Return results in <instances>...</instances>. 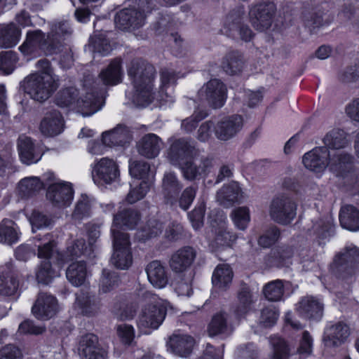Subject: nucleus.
Segmentation results:
<instances>
[{
  "label": "nucleus",
  "mask_w": 359,
  "mask_h": 359,
  "mask_svg": "<svg viewBox=\"0 0 359 359\" xmlns=\"http://www.w3.org/2000/svg\"><path fill=\"white\" fill-rule=\"evenodd\" d=\"M17 224L11 219H4L0 222V243L13 244L19 240Z\"/></svg>",
  "instance_id": "nucleus-46"
},
{
  "label": "nucleus",
  "mask_w": 359,
  "mask_h": 359,
  "mask_svg": "<svg viewBox=\"0 0 359 359\" xmlns=\"http://www.w3.org/2000/svg\"><path fill=\"white\" fill-rule=\"evenodd\" d=\"M233 277L231 267L229 264H219L214 270L212 282L213 285L222 290H226L231 285Z\"/></svg>",
  "instance_id": "nucleus-41"
},
{
  "label": "nucleus",
  "mask_w": 359,
  "mask_h": 359,
  "mask_svg": "<svg viewBox=\"0 0 359 359\" xmlns=\"http://www.w3.org/2000/svg\"><path fill=\"white\" fill-rule=\"evenodd\" d=\"M74 305L81 310V313L86 316L95 314L100 308V301L95 296L83 292L77 294Z\"/></svg>",
  "instance_id": "nucleus-42"
},
{
  "label": "nucleus",
  "mask_w": 359,
  "mask_h": 359,
  "mask_svg": "<svg viewBox=\"0 0 359 359\" xmlns=\"http://www.w3.org/2000/svg\"><path fill=\"white\" fill-rule=\"evenodd\" d=\"M103 99L98 95L88 93L85 97H79L76 110L83 116H91L102 107Z\"/></svg>",
  "instance_id": "nucleus-35"
},
{
  "label": "nucleus",
  "mask_w": 359,
  "mask_h": 359,
  "mask_svg": "<svg viewBox=\"0 0 359 359\" xmlns=\"http://www.w3.org/2000/svg\"><path fill=\"white\" fill-rule=\"evenodd\" d=\"M195 343V339L191 335L174 333L170 337L168 346L175 355L187 358L191 353Z\"/></svg>",
  "instance_id": "nucleus-24"
},
{
  "label": "nucleus",
  "mask_w": 359,
  "mask_h": 359,
  "mask_svg": "<svg viewBox=\"0 0 359 359\" xmlns=\"http://www.w3.org/2000/svg\"><path fill=\"white\" fill-rule=\"evenodd\" d=\"M294 250L291 246L283 245L271 250L267 263L270 266L289 267L292 264Z\"/></svg>",
  "instance_id": "nucleus-32"
},
{
  "label": "nucleus",
  "mask_w": 359,
  "mask_h": 359,
  "mask_svg": "<svg viewBox=\"0 0 359 359\" xmlns=\"http://www.w3.org/2000/svg\"><path fill=\"white\" fill-rule=\"evenodd\" d=\"M134 5L120 11L115 16L116 27L122 30L139 28L145 22L146 13L153 8L152 0H133Z\"/></svg>",
  "instance_id": "nucleus-4"
},
{
  "label": "nucleus",
  "mask_w": 359,
  "mask_h": 359,
  "mask_svg": "<svg viewBox=\"0 0 359 359\" xmlns=\"http://www.w3.org/2000/svg\"><path fill=\"white\" fill-rule=\"evenodd\" d=\"M222 67L227 74L231 75L240 72L243 67L242 55L236 51L229 53L224 57Z\"/></svg>",
  "instance_id": "nucleus-52"
},
{
  "label": "nucleus",
  "mask_w": 359,
  "mask_h": 359,
  "mask_svg": "<svg viewBox=\"0 0 359 359\" xmlns=\"http://www.w3.org/2000/svg\"><path fill=\"white\" fill-rule=\"evenodd\" d=\"M90 273L87 270L86 264L83 261L72 263L66 271V276L69 282L75 287L85 284Z\"/></svg>",
  "instance_id": "nucleus-37"
},
{
  "label": "nucleus",
  "mask_w": 359,
  "mask_h": 359,
  "mask_svg": "<svg viewBox=\"0 0 359 359\" xmlns=\"http://www.w3.org/2000/svg\"><path fill=\"white\" fill-rule=\"evenodd\" d=\"M278 316L279 313L275 306H266L261 311L259 324L264 327H272L276 324Z\"/></svg>",
  "instance_id": "nucleus-61"
},
{
  "label": "nucleus",
  "mask_w": 359,
  "mask_h": 359,
  "mask_svg": "<svg viewBox=\"0 0 359 359\" xmlns=\"http://www.w3.org/2000/svg\"><path fill=\"white\" fill-rule=\"evenodd\" d=\"M95 201L93 198L86 194H82L79 198L72 217L75 219H82L91 215L95 208Z\"/></svg>",
  "instance_id": "nucleus-49"
},
{
  "label": "nucleus",
  "mask_w": 359,
  "mask_h": 359,
  "mask_svg": "<svg viewBox=\"0 0 359 359\" xmlns=\"http://www.w3.org/2000/svg\"><path fill=\"white\" fill-rule=\"evenodd\" d=\"M118 284V276L116 272H111L107 269H103L100 281V292L107 293L110 292Z\"/></svg>",
  "instance_id": "nucleus-58"
},
{
  "label": "nucleus",
  "mask_w": 359,
  "mask_h": 359,
  "mask_svg": "<svg viewBox=\"0 0 359 359\" xmlns=\"http://www.w3.org/2000/svg\"><path fill=\"white\" fill-rule=\"evenodd\" d=\"M119 175L118 166L112 158H102L93 165L92 176L96 184H111L117 181Z\"/></svg>",
  "instance_id": "nucleus-12"
},
{
  "label": "nucleus",
  "mask_w": 359,
  "mask_h": 359,
  "mask_svg": "<svg viewBox=\"0 0 359 359\" xmlns=\"http://www.w3.org/2000/svg\"><path fill=\"white\" fill-rule=\"evenodd\" d=\"M19 193L22 197L28 198L35 195L43 188V183L37 177H28L20 180Z\"/></svg>",
  "instance_id": "nucleus-50"
},
{
  "label": "nucleus",
  "mask_w": 359,
  "mask_h": 359,
  "mask_svg": "<svg viewBox=\"0 0 359 359\" xmlns=\"http://www.w3.org/2000/svg\"><path fill=\"white\" fill-rule=\"evenodd\" d=\"M140 219L139 212L132 208H124L114 215L113 224L111 229L112 236L114 234H127L119 231L123 229H133Z\"/></svg>",
  "instance_id": "nucleus-19"
},
{
  "label": "nucleus",
  "mask_w": 359,
  "mask_h": 359,
  "mask_svg": "<svg viewBox=\"0 0 359 359\" xmlns=\"http://www.w3.org/2000/svg\"><path fill=\"white\" fill-rule=\"evenodd\" d=\"M111 264L117 269H127L133 262L128 234H114Z\"/></svg>",
  "instance_id": "nucleus-11"
},
{
  "label": "nucleus",
  "mask_w": 359,
  "mask_h": 359,
  "mask_svg": "<svg viewBox=\"0 0 359 359\" xmlns=\"http://www.w3.org/2000/svg\"><path fill=\"white\" fill-rule=\"evenodd\" d=\"M196 256V250L190 246H185L175 251L169 261L170 269L176 273L188 269L194 263Z\"/></svg>",
  "instance_id": "nucleus-23"
},
{
  "label": "nucleus",
  "mask_w": 359,
  "mask_h": 359,
  "mask_svg": "<svg viewBox=\"0 0 359 359\" xmlns=\"http://www.w3.org/2000/svg\"><path fill=\"white\" fill-rule=\"evenodd\" d=\"M38 248L37 256L39 258L49 260L55 252V242L53 236L50 233L45 234L43 237L37 238Z\"/></svg>",
  "instance_id": "nucleus-53"
},
{
  "label": "nucleus",
  "mask_w": 359,
  "mask_h": 359,
  "mask_svg": "<svg viewBox=\"0 0 359 359\" xmlns=\"http://www.w3.org/2000/svg\"><path fill=\"white\" fill-rule=\"evenodd\" d=\"M211 166L212 161L209 158L203 159L201 164L197 165L194 161V157L188 158L182 162V164L176 165L181 170L184 177L190 181L201 177Z\"/></svg>",
  "instance_id": "nucleus-26"
},
{
  "label": "nucleus",
  "mask_w": 359,
  "mask_h": 359,
  "mask_svg": "<svg viewBox=\"0 0 359 359\" xmlns=\"http://www.w3.org/2000/svg\"><path fill=\"white\" fill-rule=\"evenodd\" d=\"M64 121L61 114L56 110L47 112L40 124L41 133L46 137H53L63 130Z\"/></svg>",
  "instance_id": "nucleus-25"
},
{
  "label": "nucleus",
  "mask_w": 359,
  "mask_h": 359,
  "mask_svg": "<svg viewBox=\"0 0 359 359\" xmlns=\"http://www.w3.org/2000/svg\"><path fill=\"white\" fill-rule=\"evenodd\" d=\"M73 194L74 191L70 183L56 182L48 187L46 197L53 205L57 208H65L72 203Z\"/></svg>",
  "instance_id": "nucleus-14"
},
{
  "label": "nucleus",
  "mask_w": 359,
  "mask_h": 359,
  "mask_svg": "<svg viewBox=\"0 0 359 359\" xmlns=\"http://www.w3.org/2000/svg\"><path fill=\"white\" fill-rule=\"evenodd\" d=\"M341 226L350 231L359 230V210L351 205L343 206L339 212Z\"/></svg>",
  "instance_id": "nucleus-40"
},
{
  "label": "nucleus",
  "mask_w": 359,
  "mask_h": 359,
  "mask_svg": "<svg viewBox=\"0 0 359 359\" xmlns=\"http://www.w3.org/2000/svg\"><path fill=\"white\" fill-rule=\"evenodd\" d=\"M79 353L82 359H106L107 353L98 346V339L93 334L81 337L79 344Z\"/></svg>",
  "instance_id": "nucleus-22"
},
{
  "label": "nucleus",
  "mask_w": 359,
  "mask_h": 359,
  "mask_svg": "<svg viewBox=\"0 0 359 359\" xmlns=\"http://www.w3.org/2000/svg\"><path fill=\"white\" fill-rule=\"evenodd\" d=\"M79 91L74 87H68L62 89L56 97V104L61 107H69L76 110L79 102Z\"/></svg>",
  "instance_id": "nucleus-47"
},
{
  "label": "nucleus",
  "mask_w": 359,
  "mask_h": 359,
  "mask_svg": "<svg viewBox=\"0 0 359 359\" xmlns=\"http://www.w3.org/2000/svg\"><path fill=\"white\" fill-rule=\"evenodd\" d=\"M197 189L196 187L190 186L184 189L181 195H177L175 197L173 203H169L168 205H170L172 208L176 209L177 207L182 210L186 211L191 205L196 195Z\"/></svg>",
  "instance_id": "nucleus-51"
},
{
  "label": "nucleus",
  "mask_w": 359,
  "mask_h": 359,
  "mask_svg": "<svg viewBox=\"0 0 359 359\" xmlns=\"http://www.w3.org/2000/svg\"><path fill=\"white\" fill-rule=\"evenodd\" d=\"M163 145L161 139L154 133L145 135L137 145L138 153L147 158L156 157Z\"/></svg>",
  "instance_id": "nucleus-29"
},
{
  "label": "nucleus",
  "mask_w": 359,
  "mask_h": 359,
  "mask_svg": "<svg viewBox=\"0 0 359 359\" xmlns=\"http://www.w3.org/2000/svg\"><path fill=\"white\" fill-rule=\"evenodd\" d=\"M197 151L194 145L184 138L175 140L168 151V159L170 163L176 166L182 164L188 158L195 157Z\"/></svg>",
  "instance_id": "nucleus-15"
},
{
  "label": "nucleus",
  "mask_w": 359,
  "mask_h": 359,
  "mask_svg": "<svg viewBox=\"0 0 359 359\" xmlns=\"http://www.w3.org/2000/svg\"><path fill=\"white\" fill-rule=\"evenodd\" d=\"M18 61L17 53L13 50L1 51L0 53V73L11 74Z\"/></svg>",
  "instance_id": "nucleus-56"
},
{
  "label": "nucleus",
  "mask_w": 359,
  "mask_h": 359,
  "mask_svg": "<svg viewBox=\"0 0 359 359\" xmlns=\"http://www.w3.org/2000/svg\"><path fill=\"white\" fill-rule=\"evenodd\" d=\"M359 263V249L355 246H348L344 251L336 256L332 267L339 272L352 274Z\"/></svg>",
  "instance_id": "nucleus-21"
},
{
  "label": "nucleus",
  "mask_w": 359,
  "mask_h": 359,
  "mask_svg": "<svg viewBox=\"0 0 359 359\" xmlns=\"http://www.w3.org/2000/svg\"><path fill=\"white\" fill-rule=\"evenodd\" d=\"M350 333L349 327L343 322L329 323L324 330L323 341L325 346L338 347L347 340Z\"/></svg>",
  "instance_id": "nucleus-17"
},
{
  "label": "nucleus",
  "mask_w": 359,
  "mask_h": 359,
  "mask_svg": "<svg viewBox=\"0 0 359 359\" xmlns=\"http://www.w3.org/2000/svg\"><path fill=\"white\" fill-rule=\"evenodd\" d=\"M18 149L21 161L27 165L37 163L43 154L42 144H35L30 137L26 136L19 137Z\"/></svg>",
  "instance_id": "nucleus-18"
},
{
  "label": "nucleus",
  "mask_w": 359,
  "mask_h": 359,
  "mask_svg": "<svg viewBox=\"0 0 359 359\" xmlns=\"http://www.w3.org/2000/svg\"><path fill=\"white\" fill-rule=\"evenodd\" d=\"M58 77L31 74L25 81V90L37 101L46 100L58 87Z\"/></svg>",
  "instance_id": "nucleus-6"
},
{
  "label": "nucleus",
  "mask_w": 359,
  "mask_h": 359,
  "mask_svg": "<svg viewBox=\"0 0 359 359\" xmlns=\"http://www.w3.org/2000/svg\"><path fill=\"white\" fill-rule=\"evenodd\" d=\"M130 137L129 131L124 126H118L114 129L102 133V142L108 147L123 145Z\"/></svg>",
  "instance_id": "nucleus-44"
},
{
  "label": "nucleus",
  "mask_w": 359,
  "mask_h": 359,
  "mask_svg": "<svg viewBox=\"0 0 359 359\" xmlns=\"http://www.w3.org/2000/svg\"><path fill=\"white\" fill-rule=\"evenodd\" d=\"M183 185L174 172L165 173L162 181V193L166 205L173 203L175 197L179 195Z\"/></svg>",
  "instance_id": "nucleus-31"
},
{
  "label": "nucleus",
  "mask_w": 359,
  "mask_h": 359,
  "mask_svg": "<svg viewBox=\"0 0 359 359\" xmlns=\"http://www.w3.org/2000/svg\"><path fill=\"white\" fill-rule=\"evenodd\" d=\"M297 310L305 318L319 320L323 316V304L315 297H306L298 303Z\"/></svg>",
  "instance_id": "nucleus-27"
},
{
  "label": "nucleus",
  "mask_w": 359,
  "mask_h": 359,
  "mask_svg": "<svg viewBox=\"0 0 359 359\" xmlns=\"http://www.w3.org/2000/svg\"><path fill=\"white\" fill-rule=\"evenodd\" d=\"M243 14L241 8L231 11L225 19L222 32L233 38L238 35L241 40L247 42L253 38L254 33L248 25L241 24Z\"/></svg>",
  "instance_id": "nucleus-13"
},
{
  "label": "nucleus",
  "mask_w": 359,
  "mask_h": 359,
  "mask_svg": "<svg viewBox=\"0 0 359 359\" xmlns=\"http://www.w3.org/2000/svg\"><path fill=\"white\" fill-rule=\"evenodd\" d=\"M72 32L67 21L53 23L47 36L41 29L29 30L19 50L25 55H31L38 50L46 55L57 54L62 46V41L69 36Z\"/></svg>",
  "instance_id": "nucleus-1"
},
{
  "label": "nucleus",
  "mask_w": 359,
  "mask_h": 359,
  "mask_svg": "<svg viewBox=\"0 0 359 359\" xmlns=\"http://www.w3.org/2000/svg\"><path fill=\"white\" fill-rule=\"evenodd\" d=\"M148 280L156 288H163L168 284V278L165 267L161 262L155 260L150 262L146 268Z\"/></svg>",
  "instance_id": "nucleus-36"
},
{
  "label": "nucleus",
  "mask_w": 359,
  "mask_h": 359,
  "mask_svg": "<svg viewBox=\"0 0 359 359\" xmlns=\"http://www.w3.org/2000/svg\"><path fill=\"white\" fill-rule=\"evenodd\" d=\"M208 331L211 337L230 334L232 330L227 322V314L219 312L214 315L208 325Z\"/></svg>",
  "instance_id": "nucleus-45"
},
{
  "label": "nucleus",
  "mask_w": 359,
  "mask_h": 359,
  "mask_svg": "<svg viewBox=\"0 0 359 359\" xmlns=\"http://www.w3.org/2000/svg\"><path fill=\"white\" fill-rule=\"evenodd\" d=\"M325 147L328 150L344 149L349 144L348 134L342 129L333 128L328 131L323 140Z\"/></svg>",
  "instance_id": "nucleus-38"
},
{
  "label": "nucleus",
  "mask_w": 359,
  "mask_h": 359,
  "mask_svg": "<svg viewBox=\"0 0 359 359\" xmlns=\"http://www.w3.org/2000/svg\"><path fill=\"white\" fill-rule=\"evenodd\" d=\"M243 118L233 115L218 121L215 126V134L217 139L226 141L233 137L242 128Z\"/></svg>",
  "instance_id": "nucleus-20"
},
{
  "label": "nucleus",
  "mask_w": 359,
  "mask_h": 359,
  "mask_svg": "<svg viewBox=\"0 0 359 359\" xmlns=\"http://www.w3.org/2000/svg\"><path fill=\"white\" fill-rule=\"evenodd\" d=\"M121 63L120 58H115L111 61L106 69L100 72L99 77L104 85L115 86L122 81Z\"/></svg>",
  "instance_id": "nucleus-34"
},
{
  "label": "nucleus",
  "mask_w": 359,
  "mask_h": 359,
  "mask_svg": "<svg viewBox=\"0 0 359 359\" xmlns=\"http://www.w3.org/2000/svg\"><path fill=\"white\" fill-rule=\"evenodd\" d=\"M243 198L241 188L238 183L233 182L224 185L217 193V201L224 207L231 206Z\"/></svg>",
  "instance_id": "nucleus-30"
},
{
  "label": "nucleus",
  "mask_w": 359,
  "mask_h": 359,
  "mask_svg": "<svg viewBox=\"0 0 359 359\" xmlns=\"http://www.w3.org/2000/svg\"><path fill=\"white\" fill-rule=\"evenodd\" d=\"M21 29L13 22L0 25V47L11 48L15 46L21 38Z\"/></svg>",
  "instance_id": "nucleus-33"
},
{
  "label": "nucleus",
  "mask_w": 359,
  "mask_h": 359,
  "mask_svg": "<svg viewBox=\"0 0 359 359\" xmlns=\"http://www.w3.org/2000/svg\"><path fill=\"white\" fill-rule=\"evenodd\" d=\"M276 7L272 0H266L251 6L249 18L252 25L259 31H265L272 25Z\"/></svg>",
  "instance_id": "nucleus-8"
},
{
  "label": "nucleus",
  "mask_w": 359,
  "mask_h": 359,
  "mask_svg": "<svg viewBox=\"0 0 359 359\" xmlns=\"http://www.w3.org/2000/svg\"><path fill=\"white\" fill-rule=\"evenodd\" d=\"M19 281L17 276L13 272L2 273L0 274V295L11 297L18 291Z\"/></svg>",
  "instance_id": "nucleus-48"
},
{
  "label": "nucleus",
  "mask_w": 359,
  "mask_h": 359,
  "mask_svg": "<svg viewBox=\"0 0 359 359\" xmlns=\"http://www.w3.org/2000/svg\"><path fill=\"white\" fill-rule=\"evenodd\" d=\"M263 292L266 299L270 302H278L282 299L284 294V285L281 280H276L266 284Z\"/></svg>",
  "instance_id": "nucleus-55"
},
{
  "label": "nucleus",
  "mask_w": 359,
  "mask_h": 359,
  "mask_svg": "<svg viewBox=\"0 0 359 359\" xmlns=\"http://www.w3.org/2000/svg\"><path fill=\"white\" fill-rule=\"evenodd\" d=\"M160 99L165 102H173L174 87L178 78L176 72L170 69L164 68L161 71Z\"/></svg>",
  "instance_id": "nucleus-28"
},
{
  "label": "nucleus",
  "mask_w": 359,
  "mask_h": 359,
  "mask_svg": "<svg viewBox=\"0 0 359 359\" xmlns=\"http://www.w3.org/2000/svg\"><path fill=\"white\" fill-rule=\"evenodd\" d=\"M296 215L297 204L291 197L280 195L272 200L269 215L276 223L287 225L295 218Z\"/></svg>",
  "instance_id": "nucleus-7"
},
{
  "label": "nucleus",
  "mask_w": 359,
  "mask_h": 359,
  "mask_svg": "<svg viewBox=\"0 0 359 359\" xmlns=\"http://www.w3.org/2000/svg\"><path fill=\"white\" fill-rule=\"evenodd\" d=\"M353 158L344 151L330 154L324 147H317L306 153L302 159L304 167L320 177L328 167L337 175H344L352 168Z\"/></svg>",
  "instance_id": "nucleus-2"
},
{
  "label": "nucleus",
  "mask_w": 359,
  "mask_h": 359,
  "mask_svg": "<svg viewBox=\"0 0 359 359\" xmlns=\"http://www.w3.org/2000/svg\"><path fill=\"white\" fill-rule=\"evenodd\" d=\"M165 315L166 311L163 306L148 304L142 309L137 320V327L142 334H149L151 330L159 327Z\"/></svg>",
  "instance_id": "nucleus-9"
},
{
  "label": "nucleus",
  "mask_w": 359,
  "mask_h": 359,
  "mask_svg": "<svg viewBox=\"0 0 359 359\" xmlns=\"http://www.w3.org/2000/svg\"><path fill=\"white\" fill-rule=\"evenodd\" d=\"M149 171V164L144 161H130L129 162V172L133 177L144 180L147 178Z\"/></svg>",
  "instance_id": "nucleus-59"
},
{
  "label": "nucleus",
  "mask_w": 359,
  "mask_h": 359,
  "mask_svg": "<svg viewBox=\"0 0 359 359\" xmlns=\"http://www.w3.org/2000/svg\"><path fill=\"white\" fill-rule=\"evenodd\" d=\"M58 309L57 301L54 296L46 292H40L32 311L36 318L48 320L56 315Z\"/></svg>",
  "instance_id": "nucleus-16"
},
{
  "label": "nucleus",
  "mask_w": 359,
  "mask_h": 359,
  "mask_svg": "<svg viewBox=\"0 0 359 359\" xmlns=\"http://www.w3.org/2000/svg\"><path fill=\"white\" fill-rule=\"evenodd\" d=\"M208 116L205 109L197 108L194 114L184 119L182 122V128L187 133L193 131L198 126V122Z\"/></svg>",
  "instance_id": "nucleus-60"
},
{
  "label": "nucleus",
  "mask_w": 359,
  "mask_h": 359,
  "mask_svg": "<svg viewBox=\"0 0 359 359\" xmlns=\"http://www.w3.org/2000/svg\"><path fill=\"white\" fill-rule=\"evenodd\" d=\"M231 217L238 229L245 230L250 221V210L246 206L236 208L232 210Z\"/></svg>",
  "instance_id": "nucleus-57"
},
{
  "label": "nucleus",
  "mask_w": 359,
  "mask_h": 359,
  "mask_svg": "<svg viewBox=\"0 0 359 359\" xmlns=\"http://www.w3.org/2000/svg\"><path fill=\"white\" fill-rule=\"evenodd\" d=\"M163 222L157 219H149L147 224L137 232V237L141 241L158 236L162 233Z\"/></svg>",
  "instance_id": "nucleus-54"
},
{
  "label": "nucleus",
  "mask_w": 359,
  "mask_h": 359,
  "mask_svg": "<svg viewBox=\"0 0 359 359\" xmlns=\"http://www.w3.org/2000/svg\"><path fill=\"white\" fill-rule=\"evenodd\" d=\"M150 188V183L142 180L138 186L130 189L127 195L126 201L129 203H134L142 199L148 192Z\"/></svg>",
  "instance_id": "nucleus-64"
},
{
  "label": "nucleus",
  "mask_w": 359,
  "mask_h": 359,
  "mask_svg": "<svg viewBox=\"0 0 359 359\" xmlns=\"http://www.w3.org/2000/svg\"><path fill=\"white\" fill-rule=\"evenodd\" d=\"M155 74L153 65L140 59L131 62L128 69V75L133 86L131 99L135 104L144 107L152 102Z\"/></svg>",
  "instance_id": "nucleus-3"
},
{
  "label": "nucleus",
  "mask_w": 359,
  "mask_h": 359,
  "mask_svg": "<svg viewBox=\"0 0 359 359\" xmlns=\"http://www.w3.org/2000/svg\"><path fill=\"white\" fill-rule=\"evenodd\" d=\"M238 304L234 310L238 316L247 313L251 309L253 304L257 301V295L253 293L250 287L243 285L238 292Z\"/></svg>",
  "instance_id": "nucleus-39"
},
{
  "label": "nucleus",
  "mask_w": 359,
  "mask_h": 359,
  "mask_svg": "<svg viewBox=\"0 0 359 359\" xmlns=\"http://www.w3.org/2000/svg\"><path fill=\"white\" fill-rule=\"evenodd\" d=\"M198 96L202 102L213 108H220L226 98V88L219 79H212L199 90Z\"/></svg>",
  "instance_id": "nucleus-10"
},
{
  "label": "nucleus",
  "mask_w": 359,
  "mask_h": 359,
  "mask_svg": "<svg viewBox=\"0 0 359 359\" xmlns=\"http://www.w3.org/2000/svg\"><path fill=\"white\" fill-rule=\"evenodd\" d=\"M55 276L56 273L52 269L49 260L43 261L36 273V277L38 282L43 284H48L52 278Z\"/></svg>",
  "instance_id": "nucleus-62"
},
{
  "label": "nucleus",
  "mask_w": 359,
  "mask_h": 359,
  "mask_svg": "<svg viewBox=\"0 0 359 359\" xmlns=\"http://www.w3.org/2000/svg\"><path fill=\"white\" fill-rule=\"evenodd\" d=\"M273 347L271 359H304L312 353L313 339L308 331H304L296 353H291L284 339L277 336L270 337Z\"/></svg>",
  "instance_id": "nucleus-5"
},
{
  "label": "nucleus",
  "mask_w": 359,
  "mask_h": 359,
  "mask_svg": "<svg viewBox=\"0 0 359 359\" xmlns=\"http://www.w3.org/2000/svg\"><path fill=\"white\" fill-rule=\"evenodd\" d=\"M90 46L93 47L94 52L101 53L102 55H106L111 51L109 41L103 37L102 34L99 35L94 34L91 36L90 39Z\"/></svg>",
  "instance_id": "nucleus-63"
},
{
  "label": "nucleus",
  "mask_w": 359,
  "mask_h": 359,
  "mask_svg": "<svg viewBox=\"0 0 359 359\" xmlns=\"http://www.w3.org/2000/svg\"><path fill=\"white\" fill-rule=\"evenodd\" d=\"M93 252L94 250L88 245H86L84 239H76L72 245L67 248L65 254L61 255L62 261L63 262H67L80 257L82 255L91 257Z\"/></svg>",
  "instance_id": "nucleus-43"
}]
</instances>
